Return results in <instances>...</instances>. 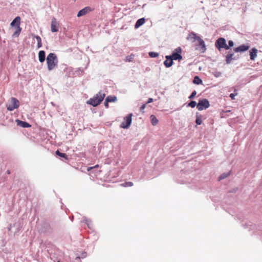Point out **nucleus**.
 <instances>
[{
	"label": "nucleus",
	"instance_id": "1",
	"mask_svg": "<svg viewBox=\"0 0 262 262\" xmlns=\"http://www.w3.org/2000/svg\"><path fill=\"white\" fill-rule=\"evenodd\" d=\"M104 93L102 91L99 92L93 98H91L87 101V103L94 107L98 106L103 101L105 97Z\"/></svg>",
	"mask_w": 262,
	"mask_h": 262
},
{
	"label": "nucleus",
	"instance_id": "2",
	"mask_svg": "<svg viewBox=\"0 0 262 262\" xmlns=\"http://www.w3.org/2000/svg\"><path fill=\"white\" fill-rule=\"evenodd\" d=\"M46 60L49 71H52L57 66L58 59L54 53H50L47 56Z\"/></svg>",
	"mask_w": 262,
	"mask_h": 262
},
{
	"label": "nucleus",
	"instance_id": "3",
	"mask_svg": "<svg viewBox=\"0 0 262 262\" xmlns=\"http://www.w3.org/2000/svg\"><path fill=\"white\" fill-rule=\"evenodd\" d=\"M215 46L219 51H221L222 49H229V46L226 44V39L223 37H220L216 40Z\"/></svg>",
	"mask_w": 262,
	"mask_h": 262
},
{
	"label": "nucleus",
	"instance_id": "4",
	"mask_svg": "<svg viewBox=\"0 0 262 262\" xmlns=\"http://www.w3.org/2000/svg\"><path fill=\"white\" fill-rule=\"evenodd\" d=\"M210 106L209 101L207 99H200L197 105V108L199 111H202L208 108Z\"/></svg>",
	"mask_w": 262,
	"mask_h": 262
},
{
	"label": "nucleus",
	"instance_id": "5",
	"mask_svg": "<svg viewBox=\"0 0 262 262\" xmlns=\"http://www.w3.org/2000/svg\"><path fill=\"white\" fill-rule=\"evenodd\" d=\"M133 114H129L124 118L123 121L121 123L120 127L122 128H128L130 125L132 121Z\"/></svg>",
	"mask_w": 262,
	"mask_h": 262
},
{
	"label": "nucleus",
	"instance_id": "6",
	"mask_svg": "<svg viewBox=\"0 0 262 262\" xmlns=\"http://www.w3.org/2000/svg\"><path fill=\"white\" fill-rule=\"evenodd\" d=\"M182 52L181 47H178L175 49V52H173L171 55L170 56V58L172 59V60H180L182 59V56L180 54Z\"/></svg>",
	"mask_w": 262,
	"mask_h": 262
},
{
	"label": "nucleus",
	"instance_id": "7",
	"mask_svg": "<svg viewBox=\"0 0 262 262\" xmlns=\"http://www.w3.org/2000/svg\"><path fill=\"white\" fill-rule=\"evenodd\" d=\"M19 105V101L15 98H12L10 103L7 105V109L12 111L18 107Z\"/></svg>",
	"mask_w": 262,
	"mask_h": 262
},
{
	"label": "nucleus",
	"instance_id": "8",
	"mask_svg": "<svg viewBox=\"0 0 262 262\" xmlns=\"http://www.w3.org/2000/svg\"><path fill=\"white\" fill-rule=\"evenodd\" d=\"M59 24L57 23L56 19L53 17L52 19L51 29L52 32H57L58 31Z\"/></svg>",
	"mask_w": 262,
	"mask_h": 262
},
{
	"label": "nucleus",
	"instance_id": "9",
	"mask_svg": "<svg viewBox=\"0 0 262 262\" xmlns=\"http://www.w3.org/2000/svg\"><path fill=\"white\" fill-rule=\"evenodd\" d=\"M250 47L248 45H242L239 47L234 49V51L236 53L243 52L247 51L249 49Z\"/></svg>",
	"mask_w": 262,
	"mask_h": 262
},
{
	"label": "nucleus",
	"instance_id": "10",
	"mask_svg": "<svg viewBox=\"0 0 262 262\" xmlns=\"http://www.w3.org/2000/svg\"><path fill=\"white\" fill-rule=\"evenodd\" d=\"M92 10L93 9L90 7H86L78 12L77 17H80L82 16Z\"/></svg>",
	"mask_w": 262,
	"mask_h": 262
},
{
	"label": "nucleus",
	"instance_id": "11",
	"mask_svg": "<svg viewBox=\"0 0 262 262\" xmlns=\"http://www.w3.org/2000/svg\"><path fill=\"white\" fill-rule=\"evenodd\" d=\"M198 41L200 47V48L198 49L199 50L201 53H204L206 50L204 41L201 38H199V40Z\"/></svg>",
	"mask_w": 262,
	"mask_h": 262
},
{
	"label": "nucleus",
	"instance_id": "12",
	"mask_svg": "<svg viewBox=\"0 0 262 262\" xmlns=\"http://www.w3.org/2000/svg\"><path fill=\"white\" fill-rule=\"evenodd\" d=\"M20 18L19 16L16 17L11 23L10 26L12 27H20Z\"/></svg>",
	"mask_w": 262,
	"mask_h": 262
},
{
	"label": "nucleus",
	"instance_id": "13",
	"mask_svg": "<svg viewBox=\"0 0 262 262\" xmlns=\"http://www.w3.org/2000/svg\"><path fill=\"white\" fill-rule=\"evenodd\" d=\"M166 60L164 61V64L166 68H169L173 64L172 59L170 58V56L167 55L165 57Z\"/></svg>",
	"mask_w": 262,
	"mask_h": 262
},
{
	"label": "nucleus",
	"instance_id": "14",
	"mask_svg": "<svg viewBox=\"0 0 262 262\" xmlns=\"http://www.w3.org/2000/svg\"><path fill=\"white\" fill-rule=\"evenodd\" d=\"M257 50L255 48H252L250 51V58L252 60H254L257 57Z\"/></svg>",
	"mask_w": 262,
	"mask_h": 262
},
{
	"label": "nucleus",
	"instance_id": "15",
	"mask_svg": "<svg viewBox=\"0 0 262 262\" xmlns=\"http://www.w3.org/2000/svg\"><path fill=\"white\" fill-rule=\"evenodd\" d=\"M38 58L39 61L40 62H43L45 61L46 59V53L44 51H40L38 53Z\"/></svg>",
	"mask_w": 262,
	"mask_h": 262
},
{
	"label": "nucleus",
	"instance_id": "16",
	"mask_svg": "<svg viewBox=\"0 0 262 262\" xmlns=\"http://www.w3.org/2000/svg\"><path fill=\"white\" fill-rule=\"evenodd\" d=\"M199 38H201L200 36H198L196 33L193 32H191L187 37L188 39H193V41L195 40H198Z\"/></svg>",
	"mask_w": 262,
	"mask_h": 262
},
{
	"label": "nucleus",
	"instance_id": "17",
	"mask_svg": "<svg viewBox=\"0 0 262 262\" xmlns=\"http://www.w3.org/2000/svg\"><path fill=\"white\" fill-rule=\"evenodd\" d=\"M16 122H17L18 125L24 128H27L31 126V125L26 122L22 121L19 120H16Z\"/></svg>",
	"mask_w": 262,
	"mask_h": 262
},
{
	"label": "nucleus",
	"instance_id": "18",
	"mask_svg": "<svg viewBox=\"0 0 262 262\" xmlns=\"http://www.w3.org/2000/svg\"><path fill=\"white\" fill-rule=\"evenodd\" d=\"M145 19L144 18H141L137 20L135 25V28H138L141 26L143 25L145 23Z\"/></svg>",
	"mask_w": 262,
	"mask_h": 262
},
{
	"label": "nucleus",
	"instance_id": "19",
	"mask_svg": "<svg viewBox=\"0 0 262 262\" xmlns=\"http://www.w3.org/2000/svg\"><path fill=\"white\" fill-rule=\"evenodd\" d=\"M233 56H234V53H228V54L226 56V62L227 64L230 63L233 59H234L233 58Z\"/></svg>",
	"mask_w": 262,
	"mask_h": 262
},
{
	"label": "nucleus",
	"instance_id": "20",
	"mask_svg": "<svg viewBox=\"0 0 262 262\" xmlns=\"http://www.w3.org/2000/svg\"><path fill=\"white\" fill-rule=\"evenodd\" d=\"M151 123L152 125L155 126L158 123V120L154 115L150 116Z\"/></svg>",
	"mask_w": 262,
	"mask_h": 262
},
{
	"label": "nucleus",
	"instance_id": "21",
	"mask_svg": "<svg viewBox=\"0 0 262 262\" xmlns=\"http://www.w3.org/2000/svg\"><path fill=\"white\" fill-rule=\"evenodd\" d=\"M193 82L196 84H200L202 83V80L199 78V76H196L194 77Z\"/></svg>",
	"mask_w": 262,
	"mask_h": 262
},
{
	"label": "nucleus",
	"instance_id": "22",
	"mask_svg": "<svg viewBox=\"0 0 262 262\" xmlns=\"http://www.w3.org/2000/svg\"><path fill=\"white\" fill-rule=\"evenodd\" d=\"M21 30V29L20 27L15 28V31L13 34V37H18L19 36V35L20 34Z\"/></svg>",
	"mask_w": 262,
	"mask_h": 262
},
{
	"label": "nucleus",
	"instance_id": "23",
	"mask_svg": "<svg viewBox=\"0 0 262 262\" xmlns=\"http://www.w3.org/2000/svg\"><path fill=\"white\" fill-rule=\"evenodd\" d=\"M108 102H115L117 100V97L115 96H108L106 98Z\"/></svg>",
	"mask_w": 262,
	"mask_h": 262
},
{
	"label": "nucleus",
	"instance_id": "24",
	"mask_svg": "<svg viewBox=\"0 0 262 262\" xmlns=\"http://www.w3.org/2000/svg\"><path fill=\"white\" fill-rule=\"evenodd\" d=\"M37 41V48H40L42 46L41 39L39 36H35Z\"/></svg>",
	"mask_w": 262,
	"mask_h": 262
},
{
	"label": "nucleus",
	"instance_id": "25",
	"mask_svg": "<svg viewBox=\"0 0 262 262\" xmlns=\"http://www.w3.org/2000/svg\"><path fill=\"white\" fill-rule=\"evenodd\" d=\"M197 105L198 104L195 101L192 100L189 103L187 104V107L194 108L196 105L197 106Z\"/></svg>",
	"mask_w": 262,
	"mask_h": 262
},
{
	"label": "nucleus",
	"instance_id": "26",
	"mask_svg": "<svg viewBox=\"0 0 262 262\" xmlns=\"http://www.w3.org/2000/svg\"><path fill=\"white\" fill-rule=\"evenodd\" d=\"M149 56L151 58L157 57L159 56V53L155 52H150L148 53Z\"/></svg>",
	"mask_w": 262,
	"mask_h": 262
},
{
	"label": "nucleus",
	"instance_id": "27",
	"mask_svg": "<svg viewBox=\"0 0 262 262\" xmlns=\"http://www.w3.org/2000/svg\"><path fill=\"white\" fill-rule=\"evenodd\" d=\"M123 187H131L133 186V183L131 182H126L121 184Z\"/></svg>",
	"mask_w": 262,
	"mask_h": 262
},
{
	"label": "nucleus",
	"instance_id": "28",
	"mask_svg": "<svg viewBox=\"0 0 262 262\" xmlns=\"http://www.w3.org/2000/svg\"><path fill=\"white\" fill-rule=\"evenodd\" d=\"M229 175V172L228 173H224L222 174L219 178V180H223L227 178Z\"/></svg>",
	"mask_w": 262,
	"mask_h": 262
},
{
	"label": "nucleus",
	"instance_id": "29",
	"mask_svg": "<svg viewBox=\"0 0 262 262\" xmlns=\"http://www.w3.org/2000/svg\"><path fill=\"white\" fill-rule=\"evenodd\" d=\"M83 222H84V223L86 224L88 227L89 228H91V221L90 220L84 218L83 220Z\"/></svg>",
	"mask_w": 262,
	"mask_h": 262
},
{
	"label": "nucleus",
	"instance_id": "30",
	"mask_svg": "<svg viewBox=\"0 0 262 262\" xmlns=\"http://www.w3.org/2000/svg\"><path fill=\"white\" fill-rule=\"evenodd\" d=\"M56 154L61 157L67 158V155L66 154L60 152L58 150L56 151Z\"/></svg>",
	"mask_w": 262,
	"mask_h": 262
},
{
	"label": "nucleus",
	"instance_id": "31",
	"mask_svg": "<svg viewBox=\"0 0 262 262\" xmlns=\"http://www.w3.org/2000/svg\"><path fill=\"white\" fill-rule=\"evenodd\" d=\"M86 256V254L85 252H83L81 254V256H76V257L75 258V260L76 261H77L78 260H79L81 258H84Z\"/></svg>",
	"mask_w": 262,
	"mask_h": 262
},
{
	"label": "nucleus",
	"instance_id": "32",
	"mask_svg": "<svg viewBox=\"0 0 262 262\" xmlns=\"http://www.w3.org/2000/svg\"><path fill=\"white\" fill-rule=\"evenodd\" d=\"M195 123L198 125H201L202 123L201 119L198 116H197L196 118Z\"/></svg>",
	"mask_w": 262,
	"mask_h": 262
},
{
	"label": "nucleus",
	"instance_id": "33",
	"mask_svg": "<svg viewBox=\"0 0 262 262\" xmlns=\"http://www.w3.org/2000/svg\"><path fill=\"white\" fill-rule=\"evenodd\" d=\"M196 95V92L195 91H193L191 94L189 96V99H192L195 97V96Z\"/></svg>",
	"mask_w": 262,
	"mask_h": 262
},
{
	"label": "nucleus",
	"instance_id": "34",
	"mask_svg": "<svg viewBox=\"0 0 262 262\" xmlns=\"http://www.w3.org/2000/svg\"><path fill=\"white\" fill-rule=\"evenodd\" d=\"M237 93H231L230 95V97L232 100L235 99V97L237 95Z\"/></svg>",
	"mask_w": 262,
	"mask_h": 262
},
{
	"label": "nucleus",
	"instance_id": "35",
	"mask_svg": "<svg viewBox=\"0 0 262 262\" xmlns=\"http://www.w3.org/2000/svg\"><path fill=\"white\" fill-rule=\"evenodd\" d=\"M234 46V42L232 41V40H229L228 41V46H229V49L230 48V47H232Z\"/></svg>",
	"mask_w": 262,
	"mask_h": 262
},
{
	"label": "nucleus",
	"instance_id": "36",
	"mask_svg": "<svg viewBox=\"0 0 262 262\" xmlns=\"http://www.w3.org/2000/svg\"><path fill=\"white\" fill-rule=\"evenodd\" d=\"M146 107V104H143L141 107H140V110L141 111H142L143 112V110L145 109V108Z\"/></svg>",
	"mask_w": 262,
	"mask_h": 262
},
{
	"label": "nucleus",
	"instance_id": "37",
	"mask_svg": "<svg viewBox=\"0 0 262 262\" xmlns=\"http://www.w3.org/2000/svg\"><path fill=\"white\" fill-rule=\"evenodd\" d=\"M132 59H133V58H132V57L127 56V57H126V61L130 62V61H132Z\"/></svg>",
	"mask_w": 262,
	"mask_h": 262
},
{
	"label": "nucleus",
	"instance_id": "38",
	"mask_svg": "<svg viewBox=\"0 0 262 262\" xmlns=\"http://www.w3.org/2000/svg\"><path fill=\"white\" fill-rule=\"evenodd\" d=\"M99 166L98 165H95L94 167H89L87 168V170L88 171H90V170H91L92 169H93V168H95V167H98Z\"/></svg>",
	"mask_w": 262,
	"mask_h": 262
},
{
	"label": "nucleus",
	"instance_id": "39",
	"mask_svg": "<svg viewBox=\"0 0 262 262\" xmlns=\"http://www.w3.org/2000/svg\"><path fill=\"white\" fill-rule=\"evenodd\" d=\"M152 101H153V99L150 98L148 99V101H147L146 103H150L152 102Z\"/></svg>",
	"mask_w": 262,
	"mask_h": 262
},
{
	"label": "nucleus",
	"instance_id": "40",
	"mask_svg": "<svg viewBox=\"0 0 262 262\" xmlns=\"http://www.w3.org/2000/svg\"><path fill=\"white\" fill-rule=\"evenodd\" d=\"M108 102H107V101H106V99H105V102H104V106H105V107H108Z\"/></svg>",
	"mask_w": 262,
	"mask_h": 262
}]
</instances>
